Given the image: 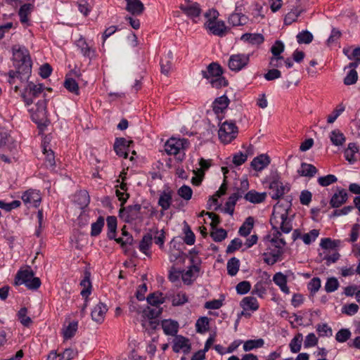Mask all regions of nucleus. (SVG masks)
<instances>
[{
  "instance_id": "f257e3e1",
  "label": "nucleus",
  "mask_w": 360,
  "mask_h": 360,
  "mask_svg": "<svg viewBox=\"0 0 360 360\" xmlns=\"http://www.w3.org/2000/svg\"><path fill=\"white\" fill-rule=\"evenodd\" d=\"M290 207V202L287 200L277 202L274 206L270 219V223L274 230L271 243L276 248L269 253L272 255L277 254L279 260H281V257L283 254V248L286 245L284 238L281 237L282 233H289L292 230V219L288 217Z\"/></svg>"
},
{
  "instance_id": "f03ea898",
  "label": "nucleus",
  "mask_w": 360,
  "mask_h": 360,
  "mask_svg": "<svg viewBox=\"0 0 360 360\" xmlns=\"http://www.w3.org/2000/svg\"><path fill=\"white\" fill-rule=\"evenodd\" d=\"M13 61L18 72H22L29 77L31 74L32 62L29 52L25 48L18 46L13 47Z\"/></svg>"
},
{
  "instance_id": "7ed1b4c3",
  "label": "nucleus",
  "mask_w": 360,
  "mask_h": 360,
  "mask_svg": "<svg viewBox=\"0 0 360 360\" xmlns=\"http://www.w3.org/2000/svg\"><path fill=\"white\" fill-rule=\"evenodd\" d=\"M25 284L30 290H37L41 285V281L37 277H34V272L32 269H26L20 270L15 278L14 285H20Z\"/></svg>"
},
{
  "instance_id": "20e7f679",
  "label": "nucleus",
  "mask_w": 360,
  "mask_h": 360,
  "mask_svg": "<svg viewBox=\"0 0 360 360\" xmlns=\"http://www.w3.org/2000/svg\"><path fill=\"white\" fill-rule=\"evenodd\" d=\"M320 245L323 252L320 255L323 257V260L329 266L338 260V243L336 240H332L329 238L321 239Z\"/></svg>"
},
{
  "instance_id": "39448f33",
  "label": "nucleus",
  "mask_w": 360,
  "mask_h": 360,
  "mask_svg": "<svg viewBox=\"0 0 360 360\" xmlns=\"http://www.w3.org/2000/svg\"><path fill=\"white\" fill-rule=\"evenodd\" d=\"M238 127L235 123L231 121L224 122L219 129V138L224 143H229L234 139L238 134Z\"/></svg>"
},
{
  "instance_id": "423d86ee",
  "label": "nucleus",
  "mask_w": 360,
  "mask_h": 360,
  "mask_svg": "<svg viewBox=\"0 0 360 360\" xmlns=\"http://www.w3.org/2000/svg\"><path fill=\"white\" fill-rule=\"evenodd\" d=\"M44 91L41 84H35L33 82H28L24 91L22 93V98L26 105H30L34 102V98L39 97Z\"/></svg>"
},
{
  "instance_id": "0eeeda50",
  "label": "nucleus",
  "mask_w": 360,
  "mask_h": 360,
  "mask_svg": "<svg viewBox=\"0 0 360 360\" xmlns=\"http://www.w3.org/2000/svg\"><path fill=\"white\" fill-rule=\"evenodd\" d=\"M141 205L135 204L129 205L127 207H122L120 210V215L124 219L126 222H132L136 220L143 221V216L141 212Z\"/></svg>"
},
{
  "instance_id": "6e6552de",
  "label": "nucleus",
  "mask_w": 360,
  "mask_h": 360,
  "mask_svg": "<svg viewBox=\"0 0 360 360\" xmlns=\"http://www.w3.org/2000/svg\"><path fill=\"white\" fill-rule=\"evenodd\" d=\"M249 60V54L232 55L229 60V68L232 71L238 72L248 64Z\"/></svg>"
},
{
  "instance_id": "1a4fd4ad",
  "label": "nucleus",
  "mask_w": 360,
  "mask_h": 360,
  "mask_svg": "<svg viewBox=\"0 0 360 360\" xmlns=\"http://www.w3.org/2000/svg\"><path fill=\"white\" fill-rule=\"evenodd\" d=\"M179 8L191 18L198 17L201 13V8L199 4L190 0H185L184 3L180 4Z\"/></svg>"
},
{
  "instance_id": "9d476101",
  "label": "nucleus",
  "mask_w": 360,
  "mask_h": 360,
  "mask_svg": "<svg viewBox=\"0 0 360 360\" xmlns=\"http://www.w3.org/2000/svg\"><path fill=\"white\" fill-rule=\"evenodd\" d=\"M269 195L273 199L277 200L289 191L290 187L284 186L279 180H274L269 184Z\"/></svg>"
},
{
  "instance_id": "9b49d317",
  "label": "nucleus",
  "mask_w": 360,
  "mask_h": 360,
  "mask_svg": "<svg viewBox=\"0 0 360 360\" xmlns=\"http://www.w3.org/2000/svg\"><path fill=\"white\" fill-rule=\"evenodd\" d=\"M22 200L28 207H37L41 198L38 191L30 189L24 193Z\"/></svg>"
},
{
  "instance_id": "f8f14e48",
  "label": "nucleus",
  "mask_w": 360,
  "mask_h": 360,
  "mask_svg": "<svg viewBox=\"0 0 360 360\" xmlns=\"http://www.w3.org/2000/svg\"><path fill=\"white\" fill-rule=\"evenodd\" d=\"M202 77L208 80H211L215 77L223 75V69L217 63H211L206 68L202 70Z\"/></svg>"
},
{
  "instance_id": "ddd939ff",
  "label": "nucleus",
  "mask_w": 360,
  "mask_h": 360,
  "mask_svg": "<svg viewBox=\"0 0 360 360\" xmlns=\"http://www.w3.org/2000/svg\"><path fill=\"white\" fill-rule=\"evenodd\" d=\"M184 139H169L165 144V150L168 155H177L183 148Z\"/></svg>"
},
{
  "instance_id": "4468645a",
  "label": "nucleus",
  "mask_w": 360,
  "mask_h": 360,
  "mask_svg": "<svg viewBox=\"0 0 360 360\" xmlns=\"http://www.w3.org/2000/svg\"><path fill=\"white\" fill-rule=\"evenodd\" d=\"M205 26L214 35L223 37L226 33V27L222 20H210Z\"/></svg>"
},
{
  "instance_id": "2eb2a0df",
  "label": "nucleus",
  "mask_w": 360,
  "mask_h": 360,
  "mask_svg": "<svg viewBox=\"0 0 360 360\" xmlns=\"http://www.w3.org/2000/svg\"><path fill=\"white\" fill-rule=\"evenodd\" d=\"M108 311L106 305L99 302L91 311V319L94 321L101 323L105 318V315Z\"/></svg>"
},
{
  "instance_id": "dca6fc26",
  "label": "nucleus",
  "mask_w": 360,
  "mask_h": 360,
  "mask_svg": "<svg viewBox=\"0 0 360 360\" xmlns=\"http://www.w3.org/2000/svg\"><path fill=\"white\" fill-rule=\"evenodd\" d=\"M174 352H179L181 349L185 354H188L191 351V345L188 344V340L182 336H176L174 340V345L172 347Z\"/></svg>"
},
{
  "instance_id": "f3484780",
  "label": "nucleus",
  "mask_w": 360,
  "mask_h": 360,
  "mask_svg": "<svg viewBox=\"0 0 360 360\" xmlns=\"http://www.w3.org/2000/svg\"><path fill=\"white\" fill-rule=\"evenodd\" d=\"M126 10L134 15H140L144 11V6L140 0H126Z\"/></svg>"
},
{
  "instance_id": "a211bd4d",
  "label": "nucleus",
  "mask_w": 360,
  "mask_h": 360,
  "mask_svg": "<svg viewBox=\"0 0 360 360\" xmlns=\"http://www.w3.org/2000/svg\"><path fill=\"white\" fill-rule=\"evenodd\" d=\"M270 164L268 155L262 154L255 158L251 162V167L256 171H262Z\"/></svg>"
},
{
  "instance_id": "6ab92c4d",
  "label": "nucleus",
  "mask_w": 360,
  "mask_h": 360,
  "mask_svg": "<svg viewBox=\"0 0 360 360\" xmlns=\"http://www.w3.org/2000/svg\"><path fill=\"white\" fill-rule=\"evenodd\" d=\"M230 103L229 99L225 95L217 98L212 103V109L215 114L223 112Z\"/></svg>"
},
{
  "instance_id": "aec40b11",
  "label": "nucleus",
  "mask_w": 360,
  "mask_h": 360,
  "mask_svg": "<svg viewBox=\"0 0 360 360\" xmlns=\"http://www.w3.org/2000/svg\"><path fill=\"white\" fill-rule=\"evenodd\" d=\"M357 63L356 62L350 63L348 68L349 70L344 79V84L345 85H352L356 82L358 79V74L356 71Z\"/></svg>"
},
{
  "instance_id": "412c9836",
  "label": "nucleus",
  "mask_w": 360,
  "mask_h": 360,
  "mask_svg": "<svg viewBox=\"0 0 360 360\" xmlns=\"http://www.w3.org/2000/svg\"><path fill=\"white\" fill-rule=\"evenodd\" d=\"M127 140L124 138H117L114 143V150L116 154L124 158H127L128 151L126 148Z\"/></svg>"
},
{
  "instance_id": "4be33fe9",
  "label": "nucleus",
  "mask_w": 360,
  "mask_h": 360,
  "mask_svg": "<svg viewBox=\"0 0 360 360\" xmlns=\"http://www.w3.org/2000/svg\"><path fill=\"white\" fill-rule=\"evenodd\" d=\"M77 46L80 49V51L84 57H87L91 59L94 56L95 50L89 46L83 37H80L77 41Z\"/></svg>"
},
{
  "instance_id": "5701e85b",
  "label": "nucleus",
  "mask_w": 360,
  "mask_h": 360,
  "mask_svg": "<svg viewBox=\"0 0 360 360\" xmlns=\"http://www.w3.org/2000/svg\"><path fill=\"white\" fill-rule=\"evenodd\" d=\"M273 281L279 286L281 290L285 294L290 293V290L287 286V277L281 272L276 273L273 277Z\"/></svg>"
},
{
  "instance_id": "b1692460",
  "label": "nucleus",
  "mask_w": 360,
  "mask_h": 360,
  "mask_svg": "<svg viewBox=\"0 0 360 360\" xmlns=\"http://www.w3.org/2000/svg\"><path fill=\"white\" fill-rule=\"evenodd\" d=\"M297 172L302 176L311 178L316 175L318 172V169L313 165L302 162Z\"/></svg>"
},
{
  "instance_id": "393cba45",
  "label": "nucleus",
  "mask_w": 360,
  "mask_h": 360,
  "mask_svg": "<svg viewBox=\"0 0 360 360\" xmlns=\"http://www.w3.org/2000/svg\"><path fill=\"white\" fill-rule=\"evenodd\" d=\"M240 39L252 45H259L263 43L264 38L261 34L245 33L241 36Z\"/></svg>"
},
{
  "instance_id": "a878e982",
  "label": "nucleus",
  "mask_w": 360,
  "mask_h": 360,
  "mask_svg": "<svg viewBox=\"0 0 360 360\" xmlns=\"http://www.w3.org/2000/svg\"><path fill=\"white\" fill-rule=\"evenodd\" d=\"M266 193H258L254 190L250 191L245 195V199L252 203H260L265 200Z\"/></svg>"
},
{
  "instance_id": "bb28decb",
  "label": "nucleus",
  "mask_w": 360,
  "mask_h": 360,
  "mask_svg": "<svg viewBox=\"0 0 360 360\" xmlns=\"http://www.w3.org/2000/svg\"><path fill=\"white\" fill-rule=\"evenodd\" d=\"M162 329L166 335H175L178 332V323L171 320H165L162 323Z\"/></svg>"
},
{
  "instance_id": "cd10ccee",
  "label": "nucleus",
  "mask_w": 360,
  "mask_h": 360,
  "mask_svg": "<svg viewBox=\"0 0 360 360\" xmlns=\"http://www.w3.org/2000/svg\"><path fill=\"white\" fill-rule=\"evenodd\" d=\"M43 153L46 155L45 164L46 167H53L56 165L55 156L53 151L46 145L45 140L43 143Z\"/></svg>"
},
{
  "instance_id": "c85d7f7f",
  "label": "nucleus",
  "mask_w": 360,
  "mask_h": 360,
  "mask_svg": "<svg viewBox=\"0 0 360 360\" xmlns=\"http://www.w3.org/2000/svg\"><path fill=\"white\" fill-rule=\"evenodd\" d=\"M240 306L244 310H252L256 311L259 308V304L255 297L248 296L244 297L240 302Z\"/></svg>"
},
{
  "instance_id": "c756f323",
  "label": "nucleus",
  "mask_w": 360,
  "mask_h": 360,
  "mask_svg": "<svg viewBox=\"0 0 360 360\" xmlns=\"http://www.w3.org/2000/svg\"><path fill=\"white\" fill-rule=\"evenodd\" d=\"M242 197V193H233L229 196L227 202L225 204V212L232 215L234 212V207L237 200Z\"/></svg>"
},
{
  "instance_id": "7c9ffc66",
  "label": "nucleus",
  "mask_w": 360,
  "mask_h": 360,
  "mask_svg": "<svg viewBox=\"0 0 360 360\" xmlns=\"http://www.w3.org/2000/svg\"><path fill=\"white\" fill-rule=\"evenodd\" d=\"M248 21V18L242 13H232L229 18V22L233 26H240L245 25Z\"/></svg>"
},
{
  "instance_id": "2f4dec72",
  "label": "nucleus",
  "mask_w": 360,
  "mask_h": 360,
  "mask_svg": "<svg viewBox=\"0 0 360 360\" xmlns=\"http://www.w3.org/2000/svg\"><path fill=\"white\" fill-rule=\"evenodd\" d=\"M359 151L357 146L354 143H350L348 148L345 150V159L350 163H353L356 160V153Z\"/></svg>"
},
{
  "instance_id": "473e14b6",
  "label": "nucleus",
  "mask_w": 360,
  "mask_h": 360,
  "mask_svg": "<svg viewBox=\"0 0 360 360\" xmlns=\"http://www.w3.org/2000/svg\"><path fill=\"white\" fill-rule=\"evenodd\" d=\"M75 201L80 206L81 208L86 207L89 202L90 198L86 191H80L76 193Z\"/></svg>"
},
{
  "instance_id": "72a5a7b5",
  "label": "nucleus",
  "mask_w": 360,
  "mask_h": 360,
  "mask_svg": "<svg viewBox=\"0 0 360 360\" xmlns=\"http://www.w3.org/2000/svg\"><path fill=\"white\" fill-rule=\"evenodd\" d=\"M153 236L150 233H147L143 236V238L139 243V250L146 255L149 256L150 253L148 252L152 245Z\"/></svg>"
},
{
  "instance_id": "f704fd0d",
  "label": "nucleus",
  "mask_w": 360,
  "mask_h": 360,
  "mask_svg": "<svg viewBox=\"0 0 360 360\" xmlns=\"http://www.w3.org/2000/svg\"><path fill=\"white\" fill-rule=\"evenodd\" d=\"M33 10V5L31 4H25L20 8L18 15L22 23L28 22V15Z\"/></svg>"
},
{
  "instance_id": "c9c22d12",
  "label": "nucleus",
  "mask_w": 360,
  "mask_h": 360,
  "mask_svg": "<svg viewBox=\"0 0 360 360\" xmlns=\"http://www.w3.org/2000/svg\"><path fill=\"white\" fill-rule=\"evenodd\" d=\"M108 237L112 240L115 238L117 229V218L114 216L107 217Z\"/></svg>"
},
{
  "instance_id": "e433bc0d",
  "label": "nucleus",
  "mask_w": 360,
  "mask_h": 360,
  "mask_svg": "<svg viewBox=\"0 0 360 360\" xmlns=\"http://www.w3.org/2000/svg\"><path fill=\"white\" fill-rule=\"evenodd\" d=\"M80 285L83 287L81 291V295L85 299H87L89 295L91 294V283L90 281V274L89 273L85 274L84 278L80 283Z\"/></svg>"
},
{
  "instance_id": "4c0bfd02",
  "label": "nucleus",
  "mask_w": 360,
  "mask_h": 360,
  "mask_svg": "<svg viewBox=\"0 0 360 360\" xmlns=\"http://www.w3.org/2000/svg\"><path fill=\"white\" fill-rule=\"evenodd\" d=\"M303 336L302 333H297L290 341L289 347L292 353H297L300 351Z\"/></svg>"
},
{
  "instance_id": "58836bf2",
  "label": "nucleus",
  "mask_w": 360,
  "mask_h": 360,
  "mask_svg": "<svg viewBox=\"0 0 360 360\" xmlns=\"http://www.w3.org/2000/svg\"><path fill=\"white\" fill-rule=\"evenodd\" d=\"M254 225V219L252 217H249L246 219L245 221L243 224V225L240 227L238 233L242 236H248L251 230L253 228Z\"/></svg>"
},
{
  "instance_id": "ea45409f",
  "label": "nucleus",
  "mask_w": 360,
  "mask_h": 360,
  "mask_svg": "<svg viewBox=\"0 0 360 360\" xmlns=\"http://www.w3.org/2000/svg\"><path fill=\"white\" fill-rule=\"evenodd\" d=\"M171 202H172L171 193L169 192V193L163 192L160 195V196L159 198V200H158V205L162 207V210L165 211V210H168L170 207Z\"/></svg>"
},
{
  "instance_id": "a19ab883",
  "label": "nucleus",
  "mask_w": 360,
  "mask_h": 360,
  "mask_svg": "<svg viewBox=\"0 0 360 360\" xmlns=\"http://www.w3.org/2000/svg\"><path fill=\"white\" fill-rule=\"evenodd\" d=\"M147 302L151 306H159L165 302V298L161 292H155L148 296Z\"/></svg>"
},
{
  "instance_id": "79ce46f5",
  "label": "nucleus",
  "mask_w": 360,
  "mask_h": 360,
  "mask_svg": "<svg viewBox=\"0 0 360 360\" xmlns=\"http://www.w3.org/2000/svg\"><path fill=\"white\" fill-rule=\"evenodd\" d=\"M302 12V9L299 8H292L291 11L288 13L284 18V23L285 25H291L293 22L296 21L300 13Z\"/></svg>"
},
{
  "instance_id": "37998d69",
  "label": "nucleus",
  "mask_w": 360,
  "mask_h": 360,
  "mask_svg": "<svg viewBox=\"0 0 360 360\" xmlns=\"http://www.w3.org/2000/svg\"><path fill=\"white\" fill-rule=\"evenodd\" d=\"M343 53L349 59L355 60L356 63L360 62V47L353 48L349 47L343 49Z\"/></svg>"
},
{
  "instance_id": "c03bdc74",
  "label": "nucleus",
  "mask_w": 360,
  "mask_h": 360,
  "mask_svg": "<svg viewBox=\"0 0 360 360\" xmlns=\"http://www.w3.org/2000/svg\"><path fill=\"white\" fill-rule=\"evenodd\" d=\"M27 309L26 307L21 308L18 312V318L21 324L25 327L30 326L32 321L30 317L27 316Z\"/></svg>"
},
{
  "instance_id": "a18cd8bd",
  "label": "nucleus",
  "mask_w": 360,
  "mask_h": 360,
  "mask_svg": "<svg viewBox=\"0 0 360 360\" xmlns=\"http://www.w3.org/2000/svg\"><path fill=\"white\" fill-rule=\"evenodd\" d=\"M240 262L236 257L231 258L227 262V271L228 274L233 276L236 275L239 270Z\"/></svg>"
},
{
  "instance_id": "49530a36",
  "label": "nucleus",
  "mask_w": 360,
  "mask_h": 360,
  "mask_svg": "<svg viewBox=\"0 0 360 360\" xmlns=\"http://www.w3.org/2000/svg\"><path fill=\"white\" fill-rule=\"evenodd\" d=\"M162 313V309L159 306L148 307L144 309V315L150 319H155L158 317Z\"/></svg>"
},
{
  "instance_id": "de8ad7c7",
  "label": "nucleus",
  "mask_w": 360,
  "mask_h": 360,
  "mask_svg": "<svg viewBox=\"0 0 360 360\" xmlns=\"http://www.w3.org/2000/svg\"><path fill=\"white\" fill-rule=\"evenodd\" d=\"M337 181L338 177L333 174H328L326 176H320L317 179L319 184L323 187H326L333 184H335L337 182Z\"/></svg>"
},
{
  "instance_id": "09e8293b",
  "label": "nucleus",
  "mask_w": 360,
  "mask_h": 360,
  "mask_svg": "<svg viewBox=\"0 0 360 360\" xmlns=\"http://www.w3.org/2000/svg\"><path fill=\"white\" fill-rule=\"evenodd\" d=\"M200 268L197 265H192L188 270L182 274V280L185 283H191V278L195 276V274L198 273Z\"/></svg>"
},
{
  "instance_id": "8fccbe9b",
  "label": "nucleus",
  "mask_w": 360,
  "mask_h": 360,
  "mask_svg": "<svg viewBox=\"0 0 360 360\" xmlns=\"http://www.w3.org/2000/svg\"><path fill=\"white\" fill-rule=\"evenodd\" d=\"M104 226V218L99 217L97 221L91 224V236H98Z\"/></svg>"
},
{
  "instance_id": "3c124183",
  "label": "nucleus",
  "mask_w": 360,
  "mask_h": 360,
  "mask_svg": "<svg viewBox=\"0 0 360 360\" xmlns=\"http://www.w3.org/2000/svg\"><path fill=\"white\" fill-rule=\"evenodd\" d=\"M64 86L70 92L76 95L79 94V86L77 82L72 78L67 77L64 82Z\"/></svg>"
},
{
  "instance_id": "603ef678",
  "label": "nucleus",
  "mask_w": 360,
  "mask_h": 360,
  "mask_svg": "<svg viewBox=\"0 0 360 360\" xmlns=\"http://www.w3.org/2000/svg\"><path fill=\"white\" fill-rule=\"evenodd\" d=\"M359 309V307L358 304L355 303H350L343 305L341 309V311L342 314L351 316L356 314L358 312Z\"/></svg>"
},
{
  "instance_id": "864d4df0",
  "label": "nucleus",
  "mask_w": 360,
  "mask_h": 360,
  "mask_svg": "<svg viewBox=\"0 0 360 360\" xmlns=\"http://www.w3.org/2000/svg\"><path fill=\"white\" fill-rule=\"evenodd\" d=\"M264 345V340L262 339L258 340H250L246 341L243 345V349L245 352L250 351L255 348L262 347Z\"/></svg>"
},
{
  "instance_id": "5fc2aeb1",
  "label": "nucleus",
  "mask_w": 360,
  "mask_h": 360,
  "mask_svg": "<svg viewBox=\"0 0 360 360\" xmlns=\"http://www.w3.org/2000/svg\"><path fill=\"white\" fill-rule=\"evenodd\" d=\"M210 236L215 242H221L226 238L227 232L224 229H214Z\"/></svg>"
},
{
  "instance_id": "6e6d98bb",
  "label": "nucleus",
  "mask_w": 360,
  "mask_h": 360,
  "mask_svg": "<svg viewBox=\"0 0 360 360\" xmlns=\"http://www.w3.org/2000/svg\"><path fill=\"white\" fill-rule=\"evenodd\" d=\"M297 39L299 44H309L313 40V35L309 31H302L297 34Z\"/></svg>"
},
{
  "instance_id": "4d7b16f0",
  "label": "nucleus",
  "mask_w": 360,
  "mask_h": 360,
  "mask_svg": "<svg viewBox=\"0 0 360 360\" xmlns=\"http://www.w3.org/2000/svg\"><path fill=\"white\" fill-rule=\"evenodd\" d=\"M77 330V322L70 323L63 331L65 339L72 338Z\"/></svg>"
},
{
  "instance_id": "13d9d810",
  "label": "nucleus",
  "mask_w": 360,
  "mask_h": 360,
  "mask_svg": "<svg viewBox=\"0 0 360 360\" xmlns=\"http://www.w3.org/2000/svg\"><path fill=\"white\" fill-rule=\"evenodd\" d=\"M338 119V108H334L333 112L328 115L326 120V124L321 128L323 129V132L330 130V125L335 122V121Z\"/></svg>"
},
{
  "instance_id": "bf43d9fd",
  "label": "nucleus",
  "mask_w": 360,
  "mask_h": 360,
  "mask_svg": "<svg viewBox=\"0 0 360 360\" xmlns=\"http://www.w3.org/2000/svg\"><path fill=\"white\" fill-rule=\"evenodd\" d=\"M178 195L186 200L191 198L193 191L188 186L184 185L180 187L177 191Z\"/></svg>"
},
{
  "instance_id": "052dcab7",
  "label": "nucleus",
  "mask_w": 360,
  "mask_h": 360,
  "mask_svg": "<svg viewBox=\"0 0 360 360\" xmlns=\"http://www.w3.org/2000/svg\"><path fill=\"white\" fill-rule=\"evenodd\" d=\"M210 82L213 88L220 89L222 86L228 85V81L222 75L215 77L210 80Z\"/></svg>"
},
{
  "instance_id": "680f3d73",
  "label": "nucleus",
  "mask_w": 360,
  "mask_h": 360,
  "mask_svg": "<svg viewBox=\"0 0 360 360\" xmlns=\"http://www.w3.org/2000/svg\"><path fill=\"white\" fill-rule=\"evenodd\" d=\"M284 51V44L282 41L277 40L271 48V52L273 54L272 57H282L281 53Z\"/></svg>"
},
{
  "instance_id": "e2e57ef3",
  "label": "nucleus",
  "mask_w": 360,
  "mask_h": 360,
  "mask_svg": "<svg viewBox=\"0 0 360 360\" xmlns=\"http://www.w3.org/2000/svg\"><path fill=\"white\" fill-rule=\"evenodd\" d=\"M319 231L318 230L312 229L309 233L304 234L302 238L305 244L309 245L312 241L316 240V238L319 236Z\"/></svg>"
},
{
  "instance_id": "0e129e2a",
  "label": "nucleus",
  "mask_w": 360,
  "mask_h": 360,
  "mask_svg": "<svg viewBox=\"0 0 360 360\" xmlns=\"http://www.w3.org/2000/svg\"><path fill=\"white\" fill-rule=\"evenodd\" d=\"M209 324V319L207 317L203 316L198 319L196 321L195 326L196 330L198 333H202L207 330V326Z\"/></svg>"
},
{
  "instance_id": "69168bd1",
  "label": "nucleus",
  "mask_w": 360,
  "mask_h": 360,
  "mask_svg": "<svg viewBox=\"0 0 360 360\" xmlns=\"http://www.w3.org/2000/svg\"><path fill=\"white\" fill-rule=\"evenodd\" d=\"M77 354V352L72 348L65 349L63 352L58 355L59 360H72Z\"/></svg>"
},
{
  "instance_id": "338daca9",
  "label": "nucleus",
  "mask_w": 360,
  "mask_h": 360,
  "mask_svg": "<svg viewBox=\"0 0 360 360\" xmlns=\"http://www.w3.org/2000/svg\"><path fill=\"white\" fill-rule=\"evenodd\" d=\"M188 302V298L184 292H179L177 293L172 300V304L174 306H179L185 304Z\"/></svg>"
},
{
  "instance_id": "774afa93",
  "label": "nucleus",
  "mask_w": 360,
  "mask_h": 360,
  "mask_svg": "<svg viewBox=\"0 0 360 360\" xmlns=\"http://www.w3.org/2000/svg\"><path fill=\"white\" fill-rule=\"evenodd\" d=\"M243 243L241 240L239 238H235L232 240L230 244L228 245L226 248V253L230 254L234 252L236 250H238L241 248Z\"/></svg>"
}]
</instances>
